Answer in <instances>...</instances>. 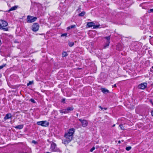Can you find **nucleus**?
Listing matches in <instances>:
<instances>
[{
	"label": "nucleus",
	"mask_w": 153,
	"mask_h": 153,
	"mask_svg": "<svg viewBox=\"0 0 153 153\" xmlns=\"http://www.w3.org/2000/svg\"><path fill=\"white\" fill-rule=\"evenodd\" d=\"M102 91L103 93H105V88H101Z\"/></svg>",
	"instance_id": "a878e982"
},
{
	"label": "nucleus",
	"mask_w": 153,
	"mask_h": 153,
	"mask_svg": "<svg viewBox=\"0 0 153 153\" xmlns=\"http://www.w3.org/2000/svg\"><path fill=\"white\" fill-rule=\"evenodd\" d=\"M78 114H76V116H78Z\"/></svg>",
	"instance_id": "79ce46f5"
},
{
	"label": "nucleus",
	"mask_w": 153,
	"mask_h": 153,
	"mask_svg": "<svg viewBox=\"0 0 153 153\" xmlns=\"http://www.w3.org/2000/svg\"><path fill=\"white\" fill-rule=\"evenodd\" d=\"M74 132V129L71 128L70 129L68 132L65 134V137L66 138L69 139V140H71L73 138V135Z\"/></svg>",
	"instance_id": "f257e3e1"
},
{
	"label": "nucleus",
	"mask_w": 153,
	"mask_h": 153,
	"mask_svg": "<svg viewBox=\"0 0 153 153\" xmlns=\"http://www.w3.org/2000/svg\"><path fill=\"white\" fill-rule=\"evenodd\" d=\"M8 25L7 23L5 21L0 20V26L1 27H6Z\"/></svg>",
	"instance_id": "6e6552de"
},
{
	"label": "nucleus",
	"mask_w": 153,
	"mask_h": 153,
	"mask_svg": "<svg viewBox=\"0 0 153 153\" xmlns=\"http://www.w3.org/2000/svg\"><path fill=\"white\" fill-rule=\"evenodd\" d=\"M151 102H152L151 101ZM152 103V104L153 105V103Z\"/></svg>",
	"instance_id": "37998d69"
},
{
	"label": "nucleus",
	"mask_w": 153,
	"mask_h": 153,
	"mask_svg": "<svg viewBox=\"0 0 153 153\" xmlns=\"http://www.w3.org/2000/svg\"><path fill=\"white\" fill-rule=\"evenodd\" d=\"M30 100L31 102H34V103L35 102V101L33 99H31Z\"/></svg>",
	"instance_id": "c756f323"
},
{
	"label": "nucleus",
	"mask_w": 153,
	"mask_h": 153,
	"mask_svg": "<svg viewBox=\"0 0 153 153\" xmlns=\"http://www.w3.org/2000/svg\"><path fill=\"white\" fill-rule=\"evenodd\" d=\"M149 13H153V8L149 10Z\"/></svg>",
	"instance_id": "b1692460"
},
{
	"label": "nucleus",
	"mask_w": 153,
	"mask_h": 153,
	"mask_svg": "<svg viewBox=\"0 0 153 153\" xmlns=\"http://www.w3.org/2000/svg\"><path fill=\"white\" fill-rule=\"evenodd\" d=\"M1 76H2L0 74V78H1Z\"/></svg>",
	"instance_id": "58836bf2"
},
{
	"label": "nucleus",
	"mask_w": 153,
	"mask_h": 153,
	"mask_svg": "<svg viewBox=\"0 0 153 153\" xmlns=\"http://www.w3.org/2000/svg\"><path fill=\"white\" fill-rule=\"evenodd\" d=\"M46 153H51V152H47Z\"/></svg>",
	"instance_id": "c03bdc74"
},
{
	"label": "nucleus",
	"mask_w": 153,
	"mask_h": 153,
	"mask_svg": "<svg viewBox=\"0 0 153 153\" xmlns=\"http://www.w3.org/2000/svg\"><path fill=\"white\" fill-rule=\"evenodd\" d=\"M74 42H68V45L70 47H71L73 46L74 45Z\"/></svg>",
	"instance_id": "f3484780"
},
{
	"label": "nucleus",
	"mask_w": 153,
	"mask_h": 153,
	"mask_svg": "<svg viewBox=\"0 0 153 153\" xmlns=\"http://www.w3.org/2000/svg\"><path fill=\"white\" fill-rule=\"evenodd\" d=\"M67 35V33L62 34L61 35V36L62 37V36H66Z\"/></svg>",
	"instance_id": "393cba45"
},
{
	"label": "nucleus",
	"mask_w": 153,
	"mask_h": 153,
	"mask_svg": "<svg viewBox=\"0 0 153 153\" xmlns=\"http://www.w3.org/2000/svg\"><path fill=\"white\" fill-rule=\"evenodd\" d=\"M85 14V12L84 11L82 12L81 13L79 14V16H83Z\"/></svg>",
	"instance_id": "6ab92c4d"
},
{
	"label": "nucleus",
	"mask_w": 153,
	"mask_h": 153,
	"mask_svg": "<svg viewBox=\"0 0 153 153\" xmlns=\"http://www.w3.org/2000/svg\"><path fill=\"white\" fill-rule=\"evenodd\" d=\"M37 19L36 17H33L30 16H28L27 17V21L28 23H32L35 21Z\"/></svg>",
	"instance_id": "f03ea898"
},
{
	"label": "nucleus",
	"mask_w": 153,
	"mask_h": 153,
	"mask_svg": "<svg viewBox=\"0 0 153 153\" xmlns=\"http://www.w3.org/2000/svg\"><path fill=\"white\" fill-rule=\"evenodd\" d=\"M17 8V6H14L11 7L8 10L9 11H10L12 10H16Z\"/></svg>",
	"instance_id": "dca6fc26"
},
{
	"label": "nucleus",
	"mask_w": 153,
	"mask_h": 153,
	"mask_svg": "<svg viewBox=\"0 0 153 153\" xmlns=\"http://www.w3.org/2000/svg\"><path fill=\"white\" fill-rule=\"evenodd\" d=\"M51 149L53 152H59V149L57 148L56 146V144L54 143H53L51 144Z\"/></svg>",
	"instance_id": "20e7f679"
},
{
	"label": "nucleus",
	"mask_w": 153,
	"mask_h": 153,
	"mask_svg": "<svg viewBox=\"0 0 153 153\" xmlns=\"http://www.w3.org/2000/svg\"><path fill=\"white\" fill-rule=\"evenodd\" d=\"M68 55V54L66 52H63L62 53V56L63 57H65Z\"/></svg>",
	"instance_id": "a211bd4d"
},
{
	"label": "nucleus",
	"mask_w": 153,
	"mask_h": 153,
	"mask_svg": "<svg viewBox=\"0 0 153 153\" xmlns=\"http://www.w3.org/2000/svg\"><path fill=\"white\" fill-rule=\"evenodd\" d=\"M95 149L94 146L92 147V148L90 149V151L91 152H92Z\"/></svg>",
	"instance_id": "5701e85b"
},
{
	"label": "nucleus",
	"mask_w": 153,
	"mask_h": 153,
	"mask_svg": "<svg viewBox=\"0 0 153 153\" xmlns=\"http://www.w3.org/2000/svg\"><path fill=\"white\" fill-rule=\"evenodd\" d=\"M39 28V25L37 23H34L32 26V30L33 31H37Z\"/></svg>",
	"instance_id": "39448f33"
},
{
	"label": "nucleus",
	"mask_w": 153,
	"mask_h": 153,
	"mask_svg": "<svg viewBox=\"0 0 153 153\" xmlns=\"http://www.w3.org/2000/svg\"><path fill=\"white\" fill-rule=\"evenodd\" d=\"M104 109H105V108H104Z\"/></svg>",
	"instance_id": "49530a36"
},
{
	"label": "nucleus",
	"mask_w": 153,
	"mask_h": 153,
	"mask_svg": "<svg viewBox=\"0 0 153 153\" xmlns=\"http://www.w3.org/2000/svg\"><path fill=\"white\" fill-rule=\"evenodd\" d=\"M114 87H116V84H114Z\"/></svg>",
	"instance_id": "4c0bfd02"
},
{
	"label": "nucleus",
	"mask_w": 153,
	"mask_h": 153,
	"mask_svg": "<svg viewBox=\"0 0 153 153\" xmlns=\"http://www.w3.org/2000/svg\"><path fill=\"white\" fill-rule=\"evenodd\" d=\"M109 92H110L108 90L106 89V93H108Z\"/></svg>",
	"instance_id": "7c9ffc66"
},
{
	"label": "nucleus",
	"mask_w": 153,
	"mask_h": 153,
	"mask_svg": "<svg viewBox=\"0 0 153 153\" xmlns=\"http://www.w3.org/2000/svg\"><path fill=\"white\" fill-rule=\"evenodd\" d=\"M79 120L81 122L82 126L83 127H85L87 126L88 124V122L86 120L81 119H79Z\"/></svg>",
	"instance_id": "423d86ee"
},
{
	"label": "nucleus",
	"mask_w": 153,
	"mask_h": 153,
	"mask_svg": "<svg viewBox=\"0 0 153 153\" xmlns=\"http://www.w3.org/2000/svg\"><path fill=\"white\" fill-rule=\"evenodd\" d=\"M32 143H36V142L34 140H33L32 141Z\"/></svg>",
	"instance_id": "72a5a7b5"
},
{
	"label": "nucleus",
	"mask_w": 153,
	"mask_h": 153,
	"mask_svg": "<svg viewBox=\"0 0 153 153\" xmlns=\"http://www.w3.org/2000/svg\"><path fill=\"white\" fill-rule=\"evenodd\" d=\"M115 126V125L114 124V125H113V127H114Z\"/></svg>",
	"instance_id": "a19ab883"
},
{
	"label": "nucleus",
	"mask_w": 153,
	"mask_h": 153,
	"mask_svg": "<svg viewBox=\"0 0 153 153\" xmlns=\"http://www.w3.org/2000/svg\"><path fill=\"white\" fill-rule=\"evenodd\" d=\"M75 27V25H72L70 26V27L71 28H73Z\"/></svg>",
	"instance_id": "bb28decb"
},
{
	"label": "nucleus",
	"mask_w": 153,
	"mask_h": 153,
	"mask_svg": "<svg viewBox=\"0 0 153 153\" xmlns=\"http://www.w3.org/2000/svg\"><path fill=\"white\" fill-rule=\"evenodd\" d=\"M2 29L4 30L5 31H7L8 30V28H2Z\"/></svg>",
	"instance_id": "cd10ccee"
},
{
	"label": "nucleus",
	"mask_w": 153,
	"mask_h": 153,
	"mask_svg": "<svg viewBox=\"0 0 153 153\" xmlns=\"http://www.w3.org/2000/svg\"><path fill=\"white\" fill-rule=\"evenodd\" d=\"M110 35L107 37H106V47L108 46L110 43Z\"/></svg>",
	"instance_id": "9d476101"
},
{
	"label": "nucleus",
	"mask_w": 153,
	"mask_h": 153,
	"mask_svg": "<svg viewBox=\"0 0 153 153\" xmlns=\"http://www.w3.org/2000/svg\"><path fill=\"white\" fill-rule=\"evenodd\" d=\"M131 149V146H128V147H126V149L127 151H129Z\"/></svg>",
	"instance_id": "4be33fe9"
},
{
	"label": "nucleus",
	"mask_w": 153,
	"mask_h": 153,
	"mask_svg": "<svg viewBox=\"0 0 153 153\" xmlns=\"http://www.w3.org/2000/svg\"><path fill=\"white\" fill-rule=\"evenodd\" d=\"M0 68V69H1L2 68Z\"/></svg>",
	"instance_id": "a18cd8bd"
},
{
	"label": "nucleus",
	"mask_w": 153,
	"mask_h": 153,
	"mask_svg": "<svg viewBox=\"0 0 153 153\" xmlns=\"http://www.w3.org/2000/svg\"><path fill=\"white\" fill-rule=\"evenodd\" d=\"M33 81H30L27 84V86H28L33 84Z\"/></svg>",
	"instance_id": "aec40b11"
},
{
	"label": "nucleus",
	"mask_w": 153,
	"mask_h": 153,
	"mask_svg": "<svg viewBox=\"0 0 153 153\" xmlns=\"http://www.w3.org/2000/svg\"><path fill=\"white\" fill-rule=\"evenodd\" d=\"M37 124L39 125H40L42 126L46 127L49 125V123L47 121H43L38 122Z\"/></svg>",
	"instance_id": "7ed1b4c3"
},
{
	"label": "nucleus",
	"mask_w": 153,
	"mask_h": 153,
	"mask_svg": "<svg viewBox=\"0 0 153 153\" xmlns=\"http://www.w3.org/2000/svg\"><path fill=\"white\" fill-rule=\"evenodd\" d=\"M65 101V99H62V102H64Z\"/></svg>",
	"instance_id": "c9c22d12"
},
{
	"label": "nucleus",
	"mask_w": 153,
	"mask_h": 153,
	"mask_svg": "<svg viewBox=\"0 0 153 153\" xmlns=\"http://www.w3.org/2000/svg\"><path fill=\"white\" fill-rule=\"evenodd\" d=\"M152 115L153 116V111H152Z\"/></svg>",
	"instance_id": "f704fd0d"
},
{
	"label": "nucleus",
	"mask_w": 153,
	"mask_h": 153,
	"mask_svg": "<svg viewBox=\"0 0 153 153\" xmlns=\"http://www.w3.org/2000/svg\"><path fill=\"white\" fill-rule=\"evenodd\" d=\"M67 111L68 113L70 111H73L74 109V108L72 106L68 107L67 108Z\"/></svg>",
	"instance_id": "ddd939ff"
},
{
	"label": "nucleus",
	"mask_w": 153,
	"mask_h": 153,
	"mask_svg": "<svg viewBox=\"0 0 153 153\" xmlns=\"http://www.w3.org/2000/svg\"><path fill=\"white\" fill-rule=\"evenodd\" d=\"M61 113L67 114L68 113L67 109H63L59 111Z\"/></svg>",
	"instance_id": "4468645a"
},
{
	"label": "nucleus",
	"mask_w": 153,
	"mask_h": 153,
	"mask_svg": "<svg viewBox=\"0 0 153 153\" xmlns=\"http://www.w3.org/2000/svg\"><path fill=\"white\" fill-rule=\"evenodd\" d=\"M118 143H120V140L119 141H118Z\"/></svg>",
	"instance_id": "e433bc0d"
},
{
	"label": "nucleus",
	"mask_w": 153,
	"mask_h": 153,
	"mask_svg": "<svg viewBox=\"0 0 153 153\" xmlns=\"http://www.w3.org/2000/svg\"><path fill=\"white\" fill-rule=\"evenodd\" d=\"M6 65V64H4L3 65H2L1 66H0V67H4Z\"/></svg>",
	"instance_id": "c85d7f7f"
},
{
	"label": "nucleus",
	"mask_w": 153,
	"mask_h": 153,
	"mask_svg": "<svg viewBox=\"0 0 153 153\" xmlns=\"http://www.w3.org/2000/svg\"><path fill=\"white\" fill-rule=\"evenodd\" d=\"M23 126L22 125H20L16 126L15 127L16 129H20L23 128Z\"/></svg>",
	"instance_id": "2eb2a0df"
},
{
	"label": "nucleus",
	"mask_w": 153,
	"mask_h": 153,
	"mask_svg": "<svg viewBox=\"0 0 153 153\" xmlns=\"http://www.w3.org/2000/svg\"><path fill=\"white\" fill-rule=\"evenodd\" d=\"M11 117V115L10 114H7L4 117V119L6 120L7 119H9Z\"/></svg>",
	"instance_id": "f8f14e48"
},
{
	"label": "nucleus",
	"mask_w": 153,
	"mask_h": 153,
	"mask_svg": "<svg viewBox=\"0 0 153 153\" xmlns=\"http://www.w3.org/2000/svg\"><path fill=\"white\" fill-rule=\"evenodd\" d=\"M147 84L146 83H143L138 86V88L139 89H144L147 86Z\"/></svg>",
	"instance_id": "0eeeda50"
},
{
	"label": "nucleus",
	"mask_w": 153,
	"mask_h": 153,
	"mask_svg": "<svg viewBox=\"0 0 153 153\" xmlns=\"http://www.w3.org/2000/svg\"><path fill=\"white\" fill-rule=\"evenodd\" d=\"M152 67H153V66Z\"/></svg>",
	"instance_id": "de8ad7c7"
},
{
	"label": "nucleus",
	"mask_w": 153,
	"mask_h": 153,
	"mask_svg": "<svg viewBox=\"0 0 153 153\" xmlns=\"http://www.w3.org/2000/svg\"><path fill=\"white\" fill-rule=\"evenodd\" d=\"M71 29V28L70 27V26L68 27H67V29L68 30H69Z\"/></svg>",
	"instance_id": "2f4dec72"
},
{
	"label": "nucleus",
	"mask_w": 153,
	"mask_h": 153,
	"mask_svg": "<svg viewBox=\"0 0 153 153\" xmlns=\"http://www.w3.org/2000/svg\"><path fill=\"white\" fill-rule=\"evenodd\" d=\"M99 108H100L101 110H102L103 109V108L101 107L100 106H99Z\"/></svg>",
	"instance_id": "473e14b6"
},
{
	"label": "nucleus",
	"mask_w": 153,
	"mask_h": 153,
	"mask_svg": "<svg viewBox=\"0 0 153 153\" xmlns=\"http://www.w3.org/2000/svg\"><path fill=\"white\" fill-rule=\"evenodd\" d=\"M78 69H79V70H80V69H81V68H78Z\"/></svg>",
	"instance_id": "ea45409f"
},
{
	"label": "nucleus",
	"mask_w": 153,
	"mask_h": 153,
	"mask_svg": "<svg viewBox=\"0 0 153 153\" xmlns=\"http://www.w3.org/2000/svg\"><path fill=\"white\" fill-rule=\"evenodd\" d=\"M87 25L88 27H91L93 26L94 28H96L98 27V26L95 25V24L93 22H88L87 23Z\"/></svg>",
	"instance_id": "1a4fd4ad"
},
{
	"label": "nucleus",
	"mask_w": 153,
	"mask_h": 153,
	"mask_svg": "<svg viewBox=\"0 0 153 153\" xmlns=\"http://www.w3.org/2000/svg\"><path fill=\"white\" fill-rule=\"evenodd\" d=\"M71 140H69V139L68 138H66L62 140V143L65 145L67 144L68 143L70 142Z\"/></svg>",
	"instance_id": "9b49d317"
},
{
	"label": "nucleus",
	"mask_w": 153,
	"mask_h": 153,
	"mask_svg": "<svg viewBox=\"0 0 153 153\" xmlns=\"http://www.w3.org/2000/svg\"><path fill=\"white\" fill-rule=\"evenodd\" d=\"M119 126L120 127V128L122 130H124L125 129L124 127L123 126V125H119Z\"/></svg>",
	"instance_id": "412c9836"
}]
</instances>
